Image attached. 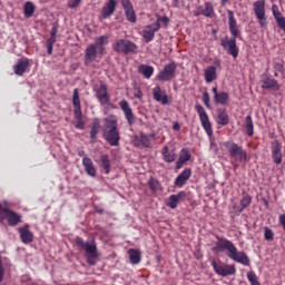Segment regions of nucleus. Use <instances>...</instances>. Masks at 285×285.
<instances>
[{
    "instance_id": "1",
    "label": "nucleus",
    "mask_w": 285,
    "mask_h": 285,
    "mask_svg": "<svg viewBox=\"0 0 285 285\" xmlns=\"http://www.w3.org/2000/svg\"><path fill=\"white\" fill-rule=\"evenodd\" d=\"M214 253H222V250H227V257L237 262V264H243V266H250V258L244 252H239L233 242L217 237L216 246L213 248Z\"/></svg>"
},
{
    "instance_id": "2",
    "label": "nucleus",
    "mask_w": 285,
    "mask_h": 285,
    "mask_svg": "<svg viewBox=\"0 0 285 285\" xmlns=\"http://www.w3.org/2000/svg\"><path fill=\"white\" fill-rule=\"evenodd\" d=\"M106 46H108V36H100L96 42L89 45L85 50V65L90 66L94 61H99L106 55Z\"/></svg>"
},
{
    "instance_id": "3",
    "label": "nucleus",
    "mask_w": 285,
    "mask_h": 285,
    "mask_svg": "<svg viewBox=\"0 0 285 285\" xmlns=\"http://www.w3.org/2000/svg\"><path fill=\"white\" fill-rule=\"evenodd\" d=\"M118 124L119 120L115 115L108 116L104 119V137L110 146H119L121 136H119Z\"/></svg>"
},
{
    "instance_id": "4",
    "label": "nucleus",
    "mask_w": 285,
    "mask_h": 285,
    "mask_svg": "<svg viewBox=\"0 0 285 285\" xmlns=\"http://www.w3.org/2000/svg\"><path fill=\"white\" fill-rule=\"evenodd\" d=\"M76 245L81 250H85L87 264L89 266H95L99 259V249L97 248V243L95 240L85 242L81 237H76Z\"/></svg>"
},
{
    "instance_id": "5",
    "label": "nucleus",
    "mask_w": 285,
    "mask_h": 285,
    "mask_svg": "<svg viewBox=\"0 0 285 285\" xmlns=\"http://www.w3.org/2000/svg\"><path fill=\"white\" fill-rule=\"evenodd\" d=\"M223 146L226 148L232 159L240 161V164H248V161H250L248 153H246L244 147L237 145L235 141H225Z\"/></svg>"
},
{
    "instance_id": "6",
    "label": "nucleus",
    "mask_w": 285,
    "mask_h": 285,
    "mask_svg": "<svg viewBox=\"0 0 285 285\" xmlns=\"http://www.w3.org/2000/svg\"><path fill=\"white\" fill-rule=\"evenodd\" d=\"M112 50L120 55H135L137 52V45L130 40L118 39L112 43Z\"/></svg>"
},
{
    "instance_id": "7",
    "label": "nucleus",
    "mask_w": 285,
    "mask_h": 285,
    "mask_svg": "<svg viewBox=\"0 0 285 285\" xmlns=\"http://www.w3.org/2000/svg\"><path fill=\"white\" fill-rule=\"evenodd\" d=\"M253 10L261 28H266L268 26V21L266 20V0L255 1L253 3Z\"/></svg>"
},
{
    "instance_id": "8",
    "label": "nucleus",
    "mask_w": 285,
    "mask_h": 285,
    "mask_svg": "<svg viewBox=\"0 0 285 285\" xmlns=\"http://www.w3.org/2000/svg\"><path fill=\"white\" fill-rule=\"evenodd\" d=\"M94 91L96 94V98L98 99V101H100L101 106L110 104V96H108V85H106V82L100 81L98 85H95Z\"/></svg>"
},
{
    "instance_id": "9",
    "label": "nucleus",
    "mask_w": 285,
    "mask_h": 285,
    "mask_svg": "<svg viewBox=\"0 0 285 285\" xmlns=\"http://www.w3.org/2000/svg\"><path fill=\"white\" fill-rule=\"evenodd\" d=\"M196 110L205 132L208 135V137H213V125L210 124L208 114H206V109H204L202 105H196Z\"/></svg>"
},
{
    "instance_id": "10",
    "label": "nucleus",
    "mask_w": 285,
    "mask_h": 285,
    "mask_svg": "<svg viewBox=\"0 0 285 285\" xmlns=\"http://www.w3.org/2000/svg\"><path fill=\"white\" fill-rule=\"evenodd\" d=\"M220 46L227 50L228 55H232L234 59H237L239 55V48H237V38L233 37L229 39L228 37H225L220 40Z\"/></svg>"
},
{
    "instance_id": "11",
    "label": "nucleus",
    "mask_w": 285,
    "mask_h": 285,
    "mask_svg": "<svg viewBox=\"0 0 285 285\" xmlns=\"http://www.w3.org/2000/svg\"><path fill=\"white\" fill-rule=\"evenodd\" d=\"M177 72V65L175 62H170L164 67V69L158 73V81H170L175 79V75Z\"/></svg>"
},
{
    "instance_id": "12",
    "label": "nucleus",
    "mask_w": 285,
    "mask_h": 285,
    "mask_svg": "<svg viewBox=\"0 0 285 285\" xmlns=\"http://www.w3.org/2000/svg\"><path fill=\"white\" fill-rule=\"evenodd\" d=\"M212 266L215 273L222 277H228V275H235V273H237L235 265H219L214 261L212 262Z\"/></svg>"
},
{
    "instance_id": "13",
    "label": "nucleus",
    "mask_w": 285,
    "mask_h": 285,
    "mask_svg": "<svg viewBox=\"0 0 285 285\" xmlns=\"http://www.w3.org/2000/svg\"><path fill=\"white\" fill-rule=\"evenodd\" d=\"M1 215L7 219L9 226H18L21 224V215L10 209H2Z\"/></svg>"
},
{
    "instance_id": "14",
    "label": "nucleus",
    "mask_w": 285,
    "mask_h": 285,
    "mask_svg": "<svg viewBox=\"0 0 285 285\" xmlns=\"http://www.w3.org/2000/svg\"><path fill=\"white\" fill-rule=\"evenodd\" d=\"M120 110H122L125 115V119H127V122L129 126H132L135 124V114L132 112V108H130V105L128 104V100H121L119 102Z\"/></svg>"
},
{
    "instance_id": "15",
    "label": "nucleus",
    "mask_w": 285,
    "mask_h": 285,
    "mask_svg": "<svg viewBox=\"0 0 285 285\" xmlns=\"http://www.w3.org/2000/svg\"><path fill=\"white\" fill-rule=\"evenodd\" d=\"M159 22H155L153 24L145 27V29L142 30V37L147 43H150V41L155 39V33L159 30Z\"/></svg>"
},
{
    "instance_id": "16",
    "label": "nucleus",
    "mask_w": 285,
    "mask_h": 285,
    "mask_svg": "<svg viewBox=\"0 0 285 285\" xmlns=\"http://www.w3.org/2000/svg\"><path fill=\"white\" fill-rule=\"evenodd\" d=\"M18 233L20 235V239L22 244H32V240L35 239V235L32 234V232H30L29 224H24L23 227H20L18 229Z\"/></svg>"
},
{
    "instance_id": "17",
    "label": "nucleus",
    "mask_w": 285,
    "mask_h": 285,
    "mask_svg": "<svg viewBox=\"0 0 285 285\" xmlns=\"http://www.w3.org/2000/svg\"><path fill=\"white\" fill-rule=\"evenodd\" d=\"M115 10H117L116 0H108L101 8V17L104 19H109V17L115 14Z\"/></svg>"
},
{
    "instance_id": "18",
    "label": "nucleus",
    "mask_w": 285,
    "mask_h": 285,
    "mask_svg": "<svg viewBox=\"0 0 285 285\" xmlns=\"http://www.w3.org/2000/svg\"><path fill=\"white\" fill-rule=\"evenodd\" d=\"M122 8L125 10L127 21H130V23H137V14L135 13V9L132 8L130 0H122Z\"/></svg>"
},
{
    "instance_id": "19",
    "label": "nucleus",
    "mask_w": 285,
    "mask_h": 285,
    "mask_svg": "<svg viewBox=\"0 0 285 285\" xmlns=\"http://www.w3.org/2000/svg\"><path fill=\"white\" fill-rule=\"evenodd\" d=\"M191 175H193V171L190 170V168L183 170L175 179L174 184L176 188H184V186H186V181L190 179Z\"/></svg>"
},
{
    "instance_id": "20",
    "label": "nucleus",
    "mask_w": 285,
    "mask_h": 285,
    "mask_svg": "<svg viewBox=\"0 0 285 285\" xmlns=\"http://www.w3.org/2000/svg\"><path fill=\"white\" fill-rule=\"evenodd\" d=\"M30 68V60L28 58H22L18 60V63L13 66L14 75L18 77H23V73Z\"/></svg>"
},
{
    "instance_id": "21",
    "label": "nucleus",
    "mask_w": 285,
    "mask_h": 285,
    "mask_svg": "<svg viewBox=\"0 0 285 285\" xmlns=\"http://www.w3.org/2000/svg\"><path fill=\"white\" fill-rule=\"evenodd\" d=\"M153 95L155 101H158V104H161L163 106H167V104H170V101L168 100V95H166V91L161 90V87H155L153 89Z\"/></svg>"
},
{
    "instance_id": "22",
    "label": "nucleus",
    "mask_w": 285,
    "mask_h": 285,
    "mask_svg": "<svg viewBox=\"0 0 285 285\" xmlns=\"http://www.w3.org/2000/svg\"><path fill=\"white\" fill-rule=\"evenodd\" d=\"M185 199H186V191H179L178 194L169 196L168 202L166 203V206L175 210L179 202H184Z\"/></svg>"
},
{
    "instance_id": "23",
    "label": "nucleus",
    "mask_w": 285,
    "mask_h": 285,
    "mask_svg": "<svg viewBox=\"0 0 285 285\" xmlns=\"http://www.w3.org/2000/svg\"><path fill=\"white\" fill-rule=\"evenodd\" d=\"M72 104L75 107L73 115L76 119H83V115L81 114V100L79 99V89L73 90Z\"/></svg>"
},
{
    "instance_id": "24",
    "label": "nucleus",
    "mask_w": 285,
    "mask_h": 285,
    "mask_svg": "<svg viewBox=\"0 0 285 285\" xmlns=\"http://www.w3.org/2000/svg\"><path fill=\"white\" fill-rule=\"evenodd\" d=\"M228 26H229V32L232 37L237 38L239 37V29L237 28V20L235 19V13L233 11L228 10Z\"/></svg>"
},
{
    "instance_id": "25",
    "label": "nucleus",
    "mask_w": 285,
    "mask_h": 285,
    "mask_svg": "<svg viewBox=\"0 0 285 285\" xmlns=\"http://www.w3.org/2000/svg\"><path fill=\"white\" fill-rule=\"evenodd\" d=\"M261 83L264 90H274L275 92L279 90V82H277V80H275L274 78H271V77L263 78L261 80Z\"/></svg>"
},
{
    "instance_id": "26",
    "label": "nucleus",
    "mask_w": 285,
    "mask_h": 285,
    "mask_svg": "<svg viewBox=\"0 0 285 285\" xmlns=\"http://www.w3.org/2000/svg\"><path fill=\"white\" fill-rule=\"evenodd\" d=\"M190 151L187 148L181 149L179 158L176 161V170H181V168H184V164H186V161H190Z\"/></svg>"
},
{
    "instance_id": "27",
    "label": "nucleus",
    "mask_w": 285,
    "mask_h": 285,
    "mask_svg": "<svg viewBox=\"0 0 285 285\" xmlns=\"http://www.w3.org/2000/svg\"><path fill=\"white\" fill-rule=\"evenodd\" d=\"M82 166L89 177H97V169L95 168V164L92 163V159L88 158V156L82 158Z\"/></svg>"
},
{
    "instance_id": "28",
    "label": "nucleus",
    "mask_w": 285,
    "mask_h": 285,
    "mask_svg": "<svg viewBox=\"0 0 285 285\" xmlns=\"http://www.w3.org/2000/svg\"><path fill=\"white\" fill-rule=\"evenodd\" d=\"M213 92H214V100L215 104H219L220 106H225V104H228V92L223 91V92H218L217 91V87H213Z\"/></svg>"
},
{
    "instance_id": "29",
    "label": "nucleus",
    "mask_w": 285,
    "mask_h": 285,
    "mask_svg": "<svg viewBox=\"0 0 285 285\" xmlns=\"http://www.w3.org/2000/svg\"><path fill=\"white\" fill-rule=\"evenodd\" d=\"M204 77H205L206 83H213V81L217 79V68L213 66H208L205 69Z\"/></svg>"
},
{
    "instance_id": "30",
    "label": "nucleus",
    "mask_w": 285,
    "mask_h": 285,
    "mask_svg": "<svg viewBox=\"0 0 285 285\" xmlns=\"http://www.w3.org/2000/svg\"><path fill=\"white\" fill-rule=\"evenodd\" d=\"M161 155L164 161H166L167 164H173V161L177 159V154H175V151H170L168 149V146L163 147Z\"/></svg>"
},
{
    "instance_id": "31",
    "label": "nucleus",
    "mask_w": 285,
    "mask_h": 285,
    "mask_svg": "<svg viewBox=\"0 0 285 285\" xmlns=\"http://www.w3.org/2000/svg\"><path fill=\"white\" fill-rule=\"evenodd\" d=\"M128 254L131 264L137 265L141 262V252L139 249H129Z\"/></svg>"
},
{
    "instance_id": "32",
    "label": "nucleus",
    "mask_w": 285,
    "mask_h": 285,
    "mask_svg": "<svg viewBox=\"0 0 285 285\" xmlns=\"http://www.w3.org/2000/svg\"><path fill=\"white\" fill-rule=\"evenodd\" d=\"M138 72H140V75H144L146 79H150V77H153V73L155 72V68L150 66L141 65L138 68Z\"/></svg>"
},
{
    "instance_id": "33",
    "label": "nucleus",
    "mask_w": 285,
    "mask_h": 285,
    "mask_svg": "<svg viewBox=\"0 0 285 285\" xmlns=\"http://www.w3.org/2000/svg\"><path fill=\"white\" fill-rule=\"evenodd\" d=\"M217 124L219 126H228V114L224 109H218Z\"/></svg>"
},
{
    "instance_id": "34",
    "label": "nucleus",
    "mask_w": 285,
    "mask_h": 285,
    "mask_svg": "<svg viewBox=\"0 0 285 285\" xmlns=\"http://www.w3.org/2000/svg\"><path fill=\"white\" fill-rule=\"evenodd\" d=\"M100 168L105 170L106 175L110 174V158L108 155H102L100 157Z\"/></svg>"
},
{
    "instance_id": "35",
    "label": "nucleus",
    "mask_w": 285,
    "mask_h": 285,
    "mask_svg": "<svg viewBox=\"0 0 285 285\" xmlns=\"http://www.w3.org/2000/svg\"><path fill=\"white\" fill-rule=\"evenodd\" d=\"M245 128H246V132H247L248 137H253V135L255 132V127L253 125V117H250V116L246 117Z\"/></svg>"
},
{
    "instance_id": "36",
    "label": "nucleus",
    "mask_w": 285,
    "mask_h": 285,
    "mask_svg": "<svg viewBox=\"0 0 285 285\" xmlns=\"http://www.w3.org/2000/svg\"><path fill=\"white\" fill-rule=\"evenodd\" d=\"M200 13L204 14V17H213V14H215V8H213L210 2H205Z\"/></svg>"
},
{
    "instance_id": "37",
    "label": "nucleus",
    "mask_w": 285,
    "mask_h": 285,
    "mask_svg": "<svg viewBox=\"0 0 285 285\" xmlns=\"http://www.w3.org/2000/svg\"><path fill=\"white\" fill-rule=\"evenodd\" d=\"M35 10H36L35 3L30 2V1L26 2V4H24L26 19H30V17H32V14H35Z\"/></svg>"
},
{
    "instance_id": "38",
    "label": "nucleus",
    "mask_w": 285,
    "mask_h": 285,
    "mask_svg": "<svg viewBox=\"0 0 285 285\" xmlns=\"http://www.w3.org/2000/svg\"><path fill=\"white\" fill-rule=\"evenodd\" d=\"M250 202H253V198L250 197V195L248 194H243V198L240 199V209L239 213H242V210H244L245 208H248L250 206Z\"/></svg>"
},
{
    "instance_id": "39",
    "label": "nucleus",
    "mask_w": 285,
    "mask_h": 285,
    "mask_svg": "<svg viewBox=\"0 0 285 285\" xmlns=\"http://www.w3.org/2000/svg\"><path fill=\"white\" fill-rule=\"evenodd\" d=\"M271 149H272V155L282 154V144L279 142V140L272 141Z\"/></svg>"
},
{
    "instance_id": "40",
    "label": "nucleus",
    "mask_w": 285,
    "mask_h": 285,
    "mask_svg": "<svg viewBox=\"0 0 285 285\" xmlns=\"http://www.w3.org/2000/svg\"><path fill=\"white\" fill-rule=\"evenodd\" d=\"M247 279H248L250 285H262L259 283V278L257 277V274H255V272H248L247 273Z\"/></svg>"
},
{
    "instance_id": "41",
    "label": "nucleus",
    "mask_w": 285,
    "mask_h": 285,
    "mask_svg": "<svg viewBox=\"0 0 285 285\" xmlns=\"http://www.w3.org/2000/svg\"><path fill=\"white\" fill-rule=\"evenodd\" d=\"M272 12L276 22H278L279 19L284 18V16H282V12H279V7H277V4L272 6Z\"/></svg>"
},
{
    "instance_id": "42",
    "label": "nucleus",
    "mask_w": 285,
    "mask_h": 285,
    "mask_svg": "<svg viewBox=\"0 0 285 285\" xmlns=\"http://www.w3.org/2000/svg\"><path fill=\"white\" fill-rule=\"evenodd\" d=\"M274 76L279 77V75H284V65L281 62H275L274 63Z\"/></svg>"
},
{
    "instance_id": "43",
    "label": "nucleus",
    "mask_w": 285,
    "mask_h": 285,
    "mask_svg": "<svg viewBox=\"0 0 285 285\" xmlns=\"http://www.w3.org/2000/svg\"><path fill=\"white\" fill-rule=\"evenodd\" d=\"M264 237L266 242H273L275 234L273 233V229L268 227H264Z\"/></svg>"
},
{
    "instance_id": "44",
    "label": "nucleus",
    "mask_w": 285,
    "mask_h": 285,
    "mask_svg": "<svg viewBox=\"0 0 285 285\" xmlns=\"http://www.w3.org/2000/svg\"><path fill=\"white\" fill-rule=\"evenodd\" d=\"M149 189L153 190V193H156V190L159 188V181L155 178H150L148 181Z\"/></svg>"
},
{
    "instance_id": "45",
    "label": "nucleus",
    "mask_w": 285,
    "mask_h": 285,
    "mask_svg": "<svg viewBox=\"0 0 285 285\" xmlns=\"http://www.w3.org/2000/svg\"><path fill=\"white\" fill-rule=\"evenodd\" d=\"M99 122L96 120L94 121L92 124V127H91V139H95L97 137V135L99 134Z\"/></svg>"
},
{
    "instance_id": "46",
    "label": "nucleus",
    "mask_w": 285,
    "mask_h": 285,
    "mask_svg": "<svg viewBox=\"0 0 285 285\" xmlns=\"http://www.w3.org/2000/svg\"><path fill=\"white\" fill-rule=\"evenodd\" d=\"M140 144L145 146V148H150V136L141 135L140 136Z\"/></svg>"
},
{
    "instance_id": "47",
    "label": "nucleus",
    "mask_w": 285,
    "mask_h": 285,
    "mask_svg": "<svg viewBox=\"0 0 285 285\" xmlns=\"http://www.w3.org/2000/svg\"><path fill=\"white\" fill-rule=\"evenodd\" d=\"M203 104L206 106V108H210V95L208 91L203 94Z\"/></svg>"
},
{
    "instance_id": "48",
    "label": "nucleus",
    "mask_w": 285,
    "mask_h": 285,
    "mask_svg": "<svg viewBox=\"0 0 285 285\" xmlns=\"http://www.w3.org/2000/svg\"><path fill=\"white\" fill-rule=\"evenodd\" d=\"M79 3H81V0H69L68 8H71V9L79 8Z\"/></svg>"
},
{
    "instance_id": "49",
    "label": "nucleus",
    "mask_w": 285,
    "mask_h": 285,
    "mask_svg": "<svg viewBox=\"0 0 285 285\" xmlns=\"http://www.w3.org/2000/svg\"><path fill=\"white\" fill-rule=\"evenodd\" d=\"M272 158H273V161L274 164H282V154H272Z\"/></svg>"
},
{
    "instance_id": "50",
    "label": "nucleus",
    "mask_w": 285,
    "mask_h": 285,
    "mask_svg": "<svg viewBox=\"0 0 285 285\" xmlns=\"http://www.w3.org/2000/svg\"><path fill=\"white\" fill-rule=\"evenodd\" d=\"M3 275H6V269L3 268V261L1 259L0 255V284L3 282Z\"/></svg>"
},
{
    "instance_id": "51",
    "label": "nucleus",
    "mask_w": 285,
    "mask_h": 285,
    "mask_svg": "<svg viewBox=\"0 0 285 285\" xmlns=\"http://www.w3.org/2000/svg\"><path fill=\"white\" fill-rule=\"evenodd\" d=\"M76 124H75V128H77L78 130H83V118L80 119H76Z\"/></svg>"
},
{
    "instance_id": "52",
    "label": "nucleus",
    "mask_w": 285,
    "mask_h": 285,
    "mask_svg": "<svg viewBox=\"0 0 285 285\" xmlns=\"http://www.w3.org/2000/svg\"><path fill=\"white\" fill-rule=\"evenodd\" d=\"M134 97H136V99H141L144 97V92H141V89L136 87L135 92H134Z\"/></svg>"
},
{
    "instance_id": "53",
    "label": "nucleus",
    "mask_w": 285,
    "mask_h": 285,
    "mask_svg": "<svg viewBox=\"0 0 285 285\" xmlns=\"http://www.w3.org/2000/svg\"><path fill=\"white\" fill-rule=\"evenodd\" d=\"M278 28L285 32V17L281 18L278 21H276Z\"/></svg>"
},
{
    "instance_id": "54",
    "label": "nucleus",
    "mask_w": 285,
    "mask_h": 285,
    "mask_svg": "<svg viewBox=\"0 0 285 285\" xmlns=\"http://www.w3.org/2000/svg\"><path fill=\"white\" fill-rule=\"evenodd\" d=\"M56 41H57V37L50 36V38L47 40V45L55 46Z\"/></svg>"
},
{
    "instance_id": "55",
    "label": "nucleus",
    "mask_w": 285,
    "mask_h": 285,
    "mask_svg": "<svg viewBox=\"0 0 285 285\" xmlns=\"http://www.w3.org/2000/svg\"><path fill=\"white\" fill-rule=\"evenodd\" d=\"M158 21H160V23H164L165 26H168L170 19H168V17H160Z\"/></svg>"
},
{
    "instance_id": "56",
    "label": "nucleus",
    "mask_w": 285,
    "mask_h": 285,
    "mask_svg": "<svg viewBox=\"0 0 285 285\" xmlns=\"http://www.w3.org/2000/svg\"><path fill=\"white\" fill-rule=\"evenodd\" d=\"M58 32H59V28L57 26H53L51 29V37H57Z\"/></svg>"
},
{
    "instance_id": "57",
    "label": "nucleus",
    "mask_w": 285,
    "mask_h": 285,
    "mask_svg": "<svg viewBox=\"0 0 285 285\" xmlns=\"http://www.w3.org/2000/svg\"><path fill=\"white\" fill-rule=\"evenodd\" d=\"M279 222H281V224H282V226H283V228L285 230V214L279 216Z\"/></svg>"
},
{
    "instance_id": "58",
    "label": "nucleus",
    "mask_w": 285,
    "mask_h": 285,
    "mask_svg": "<svg viewBox=\"0 0 285 285\" xmlns=\"http://www.w3.org/2000/svg\"><path fill=\"white\" fill-rule=\"evenodd\" d=\"M52 46L53 45H47V53L52 55Z\"/></svg>"
},
{
    "instance_id": "59",
    "label": "nucleus",
    "mask_w": 285,
    "mask_h": 285,
    "mask_svg": "<svg viewBox=\"0 0 285 285\" xmlns=\"http://www.w3.org/2000/svg\"><path fill=\"white\" fill-rule=\"evenodd\" d=\"M173 129H174V130H180V126L178 125V122H175V124L173 125Z\"/></svg>"
},
{
    "instance_id": "60",
    "label": "nucleus",
    "mask_w": 285,
    "mask_h": 285,
    "mask_svg": "<svg viewBox=\"0 0 285 285\" xmlns=\"http://www.w3.org/2000/svg\"><path fill=\"white\" fill-rule=\"evenodd\" d=\"M230 0H220L222 6H226Z\"/></svg>"
},
{
    "instance_id": "61",
    "label": "nucleus",
    "mask_w": 285,
    "mask_h": 285,
    "mask_svg": "<svg viewBox=\"0 0 285 285\" xmlns=\"http://www.w3.org/2000/svg\"><path fill=\"white\" fill-rule=\"evenodd\" d=\"M215 63H216V66H219L220 62H219V60H217Z\"/></svg>"
},
{
    "instance_id": "62",
    "label": "nucleus",
    "mask_w": 285,
    "mask_h": 285,
    "mask_svg": "<svg viewBox=\"0 0 285 285\" xmlns=\"http://www.w3.org/2000/svg\"><path fill=\"white\" fill-rule=\"evenodd\" d=\"M82 155H83V151H80V153H79V156L81 157Z\"/></svg>"
}]
</instances>
